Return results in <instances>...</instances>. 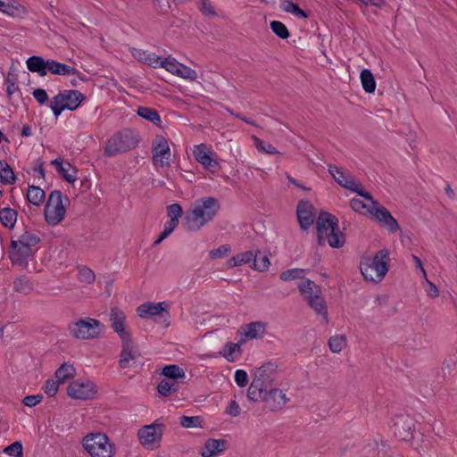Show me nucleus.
<instances>
[{
    "mask_svg": "<svg viewBox=\"0 0 457 457\" xmlns=\"http://www.w3.org/2000/svg\"><path fill=\"white\" fill-rule=\"evenodd\" d=\"M40 237L37 232L27 230L16 239H12L9 258L13 265L27 268L37 252Z\"/></svg>",
    "mask_w": 457,
    "mask_h": 457,
    "instance_id": "obj_1",
    "label": "nucleus"
},
{
    "mask_svg": "<svg viewBox=\"0 0 457 457\" xmlns=\"http://www.w3.org/2000/svg\"><path fill=\"white\" fill-rule=\"evenodd\" d=\"M220 209V202L215 197L204 196L197 199L185 216L187 229L199 230L215 218Z\"/></svg>",
    "mask_w": 457,
    "mask_h": 457,
    "instance_id": "obj_2",
    "label": "nucleus"
},
{
    "mask_svg": "<svg viewBox=\"0 0 457 457\" xmlns=\"http://www.w3.org/2000/svg\"><path fill=\"white\" fill-rule=\"evenodd\" d=\"M319 244L328 242L332 248H341L345 237L338 228L337 219L329 213H320L316 221Z\"/></svg>",
    "mask_w": 457,
    "mask_h": 457,
    "instance_id": "obj_3",
    "label": "nucleus"
},
{
    "mask_svg": "<svg viewBox=\"0 0 457 457\" xmlns=\"http://www.w3.org/2000/svg\"><path fill=\"white\" fill-rule=\"evenodd\" d=\"M298 289L308 305L318 315H320L325 322H328L327 304L322 296L320 287L312 280L304 278L298 284Z\"/></svg>",
    "mask_w": 457,
    "mask_h": 457,
    "instance_id": "obj_4",
    "label": "nucleus"
},
{
    "mask_svg": "<svg viewBox=\"0 0 457 457\" xmlns=\"http://www.w3.org/2000/svg\"><path fill=\"white\" fill-rule=\"evenodd\" d=\"M67 203L68 197L60 190H54L49 194L44 208L45 220L48 225L55 227L64 220Z\"/></svg>",
    "mask_w": 457,
    "mask_h": 457,
    "instance_id": "obj_5",
    "label": "nucleus"
},
{
    "mask_svg": "<svg viewBox=\"0 0 457 457\" xmlns=\"http://www.w3.org/2000/svg\"><path fill=\"white\" fill-rule=\"evenodd\" d=\"M70 334L81 340H87L98 337L104 330V325L98 320L85 318L69 324Z\"/></svg>",
    "mask_w": 457,
    "mask_h": 457,
    "instance_id": "obj_6",
    "label": "nucleus"
},
{
    "mask_svg": "<svg viewBox=\"0 0 457 457\" xmlns=\"http://www.w3.org/2000/svg\"><path fill=\"white\" fill-rule=\"evenodd\" d=\"M83 447L90 457H112L113 446L104 433H91L83 438Z\"/></svg>",
    "mask_w": 457,
    "mask_h": 457,
    "instance_id": "obj_7",
    "label": "nucleus"
},
{
    "mask_svg": "<svg viewBox=\"0 0 457 457\" xmlns=\"http://www.w3.org/2000/svg\"><path fill=\"white\" fill-rule=\"evenodd\" d=\"M328 170L340 187L357 193L359 196L365 197L368 200L371 199V194L363 191L361 183L355 179L350 172H347L343 168L334 164H328Z\"/></svg>",
    "mask_w": 457,
    "mask_h": 457,
    "instance_id": "obj_8",
    "label": "nucleus"
},
{
    "mask_svg": "<svg viewBox=\"0 0 457 457\" xmlns=\"http://www.w3.org/2000/svg\"><path fill=\"white\" fill-rule=\"evenodd\" d=\"M84 99V95L78 90H63L53 97L50 107L54 116L58 117L65 109L76 110Z\"/></svg>",
    "mask_w": 457,
    "mask_h": 457,
    "instance_id": "obj_9",
    "label": "nucleus"
},
{
    "mask_svg": "<svg viewBox=\"0 0 457 457\" xmlns=\"http://www.w3.org/2000/svg\"><path fill=\"white\" fill-rule=\"evenodd\" d=\"M271 378L267 373V369L262 366L259 368L247 390V397L253 402L263 401V396L270 386Z\"/></svg>",
    "mask_w": 457,
    "mask_h": 457,
    "instance_id": "obj_10",
    "label": "nucleus"
},
{
    "mask_svg": "<svg viewBox=\"0 0 457 457\" xmlns=\"http://www.w3.org/2000/svg\"><path fill=\"white\" fill-rule=\"evenodd\" d=\"M373 220L384 228L388 235L402 232L398 221L392 216L390 212L375 200H373Z\"/></svg>",
    "mask_w": 457,
    "mask_h": 457,
    "instance_id": "obj_11",
    "label": "nucleus"
},
{
    "mask_svg": "<svg viewBox=\"0 0 457 457\" xmlns=\"http://www.w3.org/2000/svg\"><path fill=\"white\" fill-rule=\"evenodd\" d=\"M97 391L96 383L89 379H75L67 387L68 395L78 400L93 399Z\"/></svg>",
    "mask_w": 457,
    "mask_h": 457,
    "instance_id": "obj_12",
    "label": "nucleus"
},
{
    "mask_svg": "<svg viewBox=\"0 0 457 457\" xmlns=\"http://www.w3.org/2000/svg\"><path fill=\"white\" fill-rule=\"evenodd\" d=\"M162 436V426L155 423L144 426L137 433L140 444L147 449L157 448L160 445Z\"/></svg>",
    "mask_w": 457,
    "mask_h": 457,
    "instance_id": "obj_13",
    "label": "nucleus"
},
{
    "mask_svg": "<svg viewBox=\"0 0 457 457\" xmlns=\"http://www.w3.org/2000/svg\"><path fill=\"white\" fill-rule=\"evenodd\" d=\"M120 341L121 352L119 365L121 369H127L134 366L139 357V353L134 344L132 337L122 338Z\"/></svg>",
    "mask_w": 457,
    "mask_h": 457,
    "instance_id": "obj_14",
    "label": "nucleus"
},
{
    "mask_svg": "<svg viewBox=\"0 0 457 457\" xmlns=\"http://www.w3.org/2000/svg\"><path fill=\"white\" fill-rule=\"evenodd\" d=\"M390 253L387 249H382L373 255V271L375 278L373 282H380L389 270Z\"/></svg>",
    "mask_w": 457,
    "mask_h": 457,
    "instance_id": "obj_15",
    "label": "nucleus"
},
{
    "mask_svg": "<svg viewBox=\"0 0 457 457\" xmlns=\"http://www.w3.org/2000/svg\"><path fill=\"white\" fill-rule=\"evenodd\" d=\"M109 321L111 328L120 339L131 337L130 332L126 329L127 316L122 310L118 307L112 308L109 313Z\"/></svg>",
    "mask_w": 457,
    "mask_h": 457,
    "instance_id": "obj_16",
    "label": "nucleus"
},
{
    "mask_svg": "<svg viewBox=\"0 0 457 457\" xmlns=\"http://www.w3.org/2000/svg\"><path fill=\"white\" fill-rule=\"evenodd\" d=\"M170 305L166 302H145L140 304L136 312L137 314L142 319H150L154 316H160L163 313L166 314L167 318H170L169 309Z\"/></svg>",
    "mask_w": 457,
    "mask_h": 457,
    "instance_id": "obj_17",
    "label": "nucleus"
},
{
    "mask_svg": "<svg viewBox=\"0 0 457 457\" xmlns=\"http://www.w3.org/2000/svg\"><path fill=\"white\" fill-rule=\"evenodd\" d=\"M296 215L301 228L307 230L315 220L313 205L307 200H300L296 208Z\"/></svg>",
    "mask_w": 457,
    "mask_h": 457,
    "instance_id": "obj_18",
    "label": "nucleus"
},
{
    "mask_svg": "<svg viewBox=\"0 0 457 457\" xmlns=\"http://www.w3.org/2000/svg\"><path fill=\"white\" fill-rule=\"evenodd\" d=\"M268 409L271 411L281 410L287 402L286 394L278 388L269 387L268 391L263 396V401Z\"/></svg>",
    "mask_w": 457,
    "mask_h": 457,
    "instance_id": "obj_19",
    "label": "nucleus"
},
{
    "mask_svg": "<svg viewBox=\"0 0 457 457\" xmlns=\"http://www.w3.org/2000/svg\"><path fill=\"white\" fill-rule=\"evenodd\" d=\"M0 12L12 18L22 19L28 15V9L18 0H0Z\"/></svg>",
    "mask_w": 457,
    "mask_h": 457,
    "instance_id": "obj_20",
    "label": "nucleus"
},
{
    "mask_svg": "<svg viewBox=\"0 0 457 457\" xmlns=\"http://www.w3.org/2000/svg\"><path fill=\"white\" fill-rule=\"evenodd\" d=\"M56 171L64 180L73 183L77 180V170L62 158H56L51 162Z\"/></svg>",
    "mask_w": 457,
    "mask_h": 457,
    "instance_id": "obj_21",
    "label": "nucleus"
},
{
    "mask_svg": "<svg viewBox=\"0 0 457 457\" xmlns=\"http://www.w3.org/2000/svg\"><path fill=\"white\" fill-rule=\"evenodd\" d=\"M266 324L262 321H253L241 326L240 332L245 342L252 339L262 338L265 333Z\"/></svg>",
    "mask_w": 457,
    "mask_h": 457,
    "instance_id": "obj_22",
    "label": "nucleus"
},
{
    "mask_svg": "<svg viewBox=\"0 0 457 457\" xmlns=\"http://www.w3.org/2000/svg\"><path fill=\"white\" fill-rule=\"evenodd\" d=\"M204 145H195V157L196 161L201 163L206 170H210L211 172H215L219 168V163L215 159L212 158L210 152H206L202 148Z\"/></svg>",
    "mask_w": 457,
    "mask_h": 457,
    "instance_id": "obj_23",
    "label": "nucleus"
},
{
    "mask_svg": "<svg viewBox=\"0 0 457 457\" xmlns=\"http://www.w3.org/2000/svg\"><path fill=\"white\" fill-rule=\"evenodd\" d=\"M152 154L155 167L170 166L171 154L169 145H154Z\"/></svg>",
    "mask_w": 457,
    "mask_h": 457,
    "instance_id": "obj_24",
    "label": "nucleus"
},
{
    "mask_svg": "<svg viewBox=\"0 0 457 457\" xmlns=\"http://www.w3.org/2000/svg\"><path fill=\"white\" fill-rule=\"evenodd\" d=\"M226 441L222 439L210 438L205 441L200 451L203 457H214L224 451Z\"/></svg>",
    "mask_w": 457,
    "mask_h": 457,
    "instance_id": "obj_25",
    "label": "nucleus"
},
{
    "mask_svg": "<svg viewBox=\"0 0 457 457\" xmlns=\"http://www.w3.org/2000/svg\"><path fill=\"white\" fill-rule=\"evenodd\" d=\"M245 343V339H240L238 343H227L220 353L229 362H234L239 359L242 353L241 346Z\"/></svg>",
    "mask_w": 457,
    "mask_h": 457,
    "instance_id": "obj_26",
    "label": "nucleus"
},
{
    "mask_svg": "<svg viewBox=\"0 0 457 457\" xmlns=\"http://www.w3.org/2000/svg\"><path fill=\"white\" fill-rule=\"evenodd\" d=\"M47 71L54 75L68 76L79 75L80 72L73 66L48 59Z\"/></svg>",
    "mask_w": 457,
    "mask_h": 457,
    "instance_id": "obj_27",
    "label": "nucleus"
},
{
    "mask_svg": "<svg viewBox=\"0 0 457 457\" xmlns=\"http://www.w3.org/2000/svg\"><path fill=\"white\" fill-rule=\"evenodd\" d=\"M27 67L31 72H37L39 76L44 77L47 73L48 59L45 60L41 56L33 55L28 58Z\"/></svg>",
    "mask_w": 457,
    "mask_h": 457,
    "instance_id": "obj_28",
    "label": "nucleus"
},
{
    "mask_svg": "<svg viewBox=\"0 0 457 457\" xmlns=\"http://www.w3.org/2000/svg\"><path fill=\"white\" fill-rule=\"evenodd\" d=\"M18 212L12 208L0 209V222L6 228H13L17 221Z\"/></svg>",
    "mask_w": 457,
    "mask_h": 457,
    "instance_id": "obj_29",
    "label": "nucleus"
},
{
    "mask_svg": "<svg viewBox=\"0 0 457 457\" xmlns=\"http://www.w3.org/2000/svg\"><path fill=\"white\" fill-rule=\"evenodd\" d=\"M351 208L361 215L371 214V199L368 200L365 197H354L350 201Z\"/></svg>",
    "mask_w": 457,
    "mask_h": 457,
    "instance_id": "obj_30",
    "label": "nucleus"
},
{
    "mask_svg": "<svg viewBox=\"0 0 457 457\" xmlns=\"http://www.w3.org/2000/svg\"><path fill=\"white\" fill-rule=\"evenodd\" d=\"M26 198L31 204L39 206L46 199V193L37 186H29Z\"/></svg>",
    "mask_w": 457,
    "mask_h": 457,
    "instance_id": "obj_31",
    "label": "nucleus"
},
{
    "mask_svg": "<svg viewBox=\"0 0 457 457\" xmlns=\"http://www.w3.org/2000/svg\"><path fill=\"white\" fill-rule=\"evenodd\" d=\"M253 253L252 251H246L245 253H240L229 258L227 261V266L228 268L238 267L244 264H248L253 262Z\"/></svg>",
    "mask_w": 457,
    "mask_h": 457,
    "instance_id": "obj_32",
    "label": "nucleus"
},
{
    "mask_svg": "<svg viewBox=\"0 0 457 457\" xmlns=\"http://www.w3.org/2000/svg\"><path fill=\"white\" fill-rule=\"evenodd\" d=\"M138 141L137 134L129 129L116 133L112 137V143H137Z\"/></svg>",
    "mask_w": 457,
    "mask_h": 457,
    "instance_id": "obj_33",
    "label": "nucleus"
},
{
    "mask_svg": "<svg viewBox=\"0 0 457 457\" xmlns=\"http://www.w3.org/2000/svg\"><path fill=\"white\" fill-rule=\"evenodd\" d=\"M0 180L4 185H12L15 183L16 177L5 161H0Z\"/></svg>",
    "mask_w": 457,
    "mask_h": 457,
    "instance_id": "obj_34",
    "label": "nucleus"
},
{
    "mask_svg": "<svg viewBox=\"0 0 457 457\" xmlns=\"http://www.w3.org/2000/svg\"><path fill=\"white\" fill-rule=\"evenodd\" d=\"M74 374V367L70 363L64 362L55 371V378L61 384L64 383L67 379L73 378Z\"/></svg>",
    "mask_w": 457,
    "mask_h": 457,
    "instance_id": "obj_35",
    "label": "nucleus"
},
{
    "mask_svg": "<svg viewBox=\"0 0 457 457\" xmlns=\"http://www.w3.org/2000/svg\"><path fill=\"white\" fill-rule=\"evenodd\" d=\"M308 274V270L293 268L280 273L279 278L283 281H290L295 279H303Z\"/></svg>",
    "mask_w": 457,
    "mask_h": 457,
    "instance_id": "obj_36",
    "label": "nucleus"
},
{
    "mask_svg": "<svg viewBox=\"0 0 457 457\" xmlns=\"http://www.w3.org/2000/svg\"><path fill=\"white\" fill-rule=\"evenodd\" d=\"M137 115L148 121L153 122L155 125H160L162 122L161 117L157 111L149 107H138Z\"/></svg>",
    "mask_w": 457,
    "mask_h": 457,
    "instance_id": "obj_37",
    "label": "nucleus"
},
{
    "mask_svg": "<svg viewBox=\"0 0 457 457\" xmlns=\"http://www.w3.org/2000/svg\"><path fill=\"white\" fill-rule=\"evenodd\" d=\"M347 341L345 335H335L328 339L329 350L334 353H339L346 347Z\"/></svg>",
    "mask_w": 457,
    "mask_h": 457,
    "instance_id": "obj_38",
    "label": "nucleus"
},
{
    "mask_svg": "<svg viewBox=\"0 0 457 457\" xmlns=\"http://www.w3.org/2000/svg\"><path fill=\"white\" fill-rule=\"evenodd\" d=\"M32 288V283L26 277L18 278L13 281V289L17 293L29 295Z\"/></svg>",
    "mask_w": 457,
    "mask_h": 457,
    "instance_id": "obj_39",
    "label": "nucleus"
},
{
    "mask_svg": "<svg viewBox=\"0 0 457 457\" xmlns=\"http://www.w3.org/2000/svg\"><path fill=\"white\" fill-rule=\"evenodd\" d=\"M137 57L140 62L154 68L159 67L161 62V57L157 56L155 54L145 51H139Z\"/></svg>",
    "mask_w": 457,
    "mask_h": 457,
    "instance_id": "obj_40",
    "label": "nucleus"
},
{
    "mask_svg": "<svg viewBox=\"0 0 457 457\" xmlns=\"http://www.w3.org/2000/svg\"><path fill=\"white\" fill-rule=\"evenodd\" d=\"M5 82L7 85L6 93L8 96H12L16 91L19 90L17 87V75L15 73V69L12 66L8 71L7 77L5 79Z\"/></svg>",
    "mask_w": 457,
    "mask_h": 457,
    "instance_id": "obj_41",
    "label": "nucleus"
},
{
    "mask_svg": "<svg viewBox=\"0 0 457 457\" xmlns=\"http://www.w3.org/2000/svg\"><path fill=\"white\" fill-rule=\"evenodd\" d=\"M162 373L164 377L173 379L184 378L186 376L183 369L174 364L165 366Z\"/></svg>",
    "mask_w": 457,
    "mask_h": 457,
    "instance_id": "obj_42",
    "label": "nucleus"
},
{
    "mask_svg": "<svg viewBox=\"0 0 457 457\" xmlns=\"http://www.w3.org/2000/svg\"><path fill=\"white\" fill-rule=\"evenodd\" d=\"M94 271L87 266L78 267V279L85 284H92L95 281Z\"/></svg>",
    "mask_w": 457,
    "mask_h": 457,
    "instance_id": "obj_43",
    "label": "nucleus"
},
{
    "mask_svg": "<svg viewBox=\"0 0 457 457\" xmlns=\"http://www.w3.org/2000/svg\"><path fill=\"white\" fill-rule=\"evenodd\" d=\"M270 266V261L267 255L262 254L260 251H258L254 256L253 261V268L259 271H264L268 270Z\"/></svg>",
    "mask_w": 457,
    "mask_h": 457,
    "instance_id": "obj_44",
    "label": "nucleus"
},
{
    "mask_svg": "<svg viewBox=\"0 0 457 457\" xmlns=\"http://www.w3.org/2000/svg\"><path fill=\"white\" fill-rule=\"evenodd\" d=\"M180 64L176 59L168 57L161 60L159 67L164 68L167 71L177 76Z\"/></svg>",
    "mask_w": 457,
    "mask_h": 457,
    "instance_id": "obj_45",
    "label": "nucleus"
},
{
    "mask_svg": "<svg viewBox=\"0 0 457 457\" xmlns=\"http://www.w3.org/2000/svg\"><path fill=\"white\" fill-rule=\"evenodd\" d=\"M270 29L272 32L282 39H287L289 37V31L286 25L278 21L270 22Z\"/></svg>",
    "mask_w": 457,
    "mask_h": 457,
    "instance_id": "obj_46",
    "label": "nucleus"
},
{
    "mask_svg": "<svg viewBox=\"0 0 457 457\" xmlns=\"http://www.w3.org/2000/svg\"><path fill=\"white\" fill-rule=\"evenodd\" d=\"M282 8L285 12H290L297 17L306 18L307 13L302 10L296 4L292 1H285L283 3Z\"/></svg>",
    "mask_w": 457,
    "mask_h": 457,
    "instance_id": "obj_47",
    "label": "nucleus"
},
{
    "mask_svg": "<svg viewBox=\"0 0 457 457\" xmlns=\"http://www.w3.org/2000/svg\"><path fill=\"white\" fill-rule=\"evenodd\" d=\"M179 424L183 428H201L202 420L198 416H181Z\"/></svg>",
    "mask_w": 457,
    "mask_h": 457,
    "instance_id": "obj_48",
    "label": "nucleus"
},
{
    "mask_svg": "<svg viewBox=\"0 0 457 457\" xmlns=\"http://www.w3.org/2000/svg\"><path fill=\"white\" fill-rule=\"evenodd\" d=\"M129 150H131V145H106L104 148V154L107 156H114Z\"/></svg>",
    "mask_w": 457,
    "mask_h": 457,
    "instance_id": "obj_49",
    "label": "nucleus"
},
{
    "mask_svg": "<svg viewBox=\"0 0 457 457\" xmlns=\"http://www.w3.org/2000/svg\"><path fill=\"white\" fill-rule=\"evenodd\" d=\"M371 258L370 256H363L360 262V270L366 281L371 280Z\"/></svg>",
    "mask_w": 457,
    "mask_h": 457,
    "instance_id": "obj_50",
    "label": "nucleus"
},
{
    "mask_svg": "<svg viewBox=\"0 0 457 457\" xmlns=\"http://www.w3.org/2000/svg\"><path fill=\"white\" fill-rule=\"evenodd\" d=\"M231 251L229 245L225 244L209 252V257L212 260L226 257Z\"/></svg>",
    "mask_w": 457,
    "mask_h": 457,
    "instance_id": "obj_51",
    "label": "nucleus"
},
{
    "mask_svg": "<svg viewBox=\"0 0 457 457\" xmlns=\"http://www.w3.org/2000/svg\"><path fill=\"white\" fill-rule=\"evenodd\" d=\"M177 76L191 81L197 79L196 71L182 63L180 64Z\"/></svg>",
    "mask_w": 457,
    "mask_h": 457,
    "instance_id": "obj_52",
    "label": "nucleus"
},
{
    "mask_svg": "<svg viewBox=\"0 0 457 457\" xmlns=\"http://www.w3.org/2000/svg\"><path fill=\"white\" fill-rule=\"evenodd\" d=\"M60 383L57 380L48 379L46 381L43 389L46 395L52 397L56 395Z\"/></svg>",
    "mask_w": 457,
    "mask_h": 457,
    "instance_id": "obj_53",
    "label": "nucleus"
},
{
    "mask_svg": "<svg viewBox=\"0 0 457 457\" xmlns=\"http://www.w3.org/2000/svg\"><path fill=\"white\" fill-rule=\"evenodd\" d=\"M182 213V208L179 204H171L167 206V215L169 219L179 220Z\"/></svg>",
    "mask_w": 457,
    "mask_h": 457,
    "instance_id": "obj_54",
    "label": "nucleus"
},
{
    "mask_svg": "<svg viewBox=\"0 0 457 457\" xmlns=\"http://www.w3.org/2000/svg\"><path fill=\"white\" fill-rule=\"evenodd\" d=\"M361 81L363 89L367 93H371V71L370 70L364 69L361 71Z\"/></svg>",
    "mask_w": 457,
    "mask_h": 457,
    "instance_id": "obj_55",
    "label": "nucleus"
},
{
    "mask_svg": "<svg viewBox=\"0 0 457 457\" xmlns=\"http://www.w3.org/2000/svg\"><path fill=\"white\" fill-rule=\"evenodd\" d=\"M4 452L12 457H21L22 445L20 442H14L11 444L9 446L5 447Z\"/></svg>",
    "mask_w": 457,
    "mask_h": 457,
    "instance_id": "obj_56",
    "label": "nucleus"
},
{
    "mask_svg": "<svg viewBox=\"0 0 457 457\" xmlns=\"http://www.w3.org/2000/svg\"><path fill=\"white\" fill-rule=\"evenodd\" d=\"M157 391L162 396H168L172 392L176 391V387L174 384H171L168 381L162 380L157 386Z\"/></svg>",
    "mask_w": 457,
    "mask_h": 457,
    "instance_id": "obj_57",
    "label": "nucleus"
},
{
    "mask_svg": "<svg viewBox=\"0 0 457 457\" xmlns=\"http://www.w3.org/2000/svg\"><path fill=\"white\" fill-rule=\"evenodd\" d=\"M236 384L239 387H245L248 384V375L244 370H237L234 374Z\"/></svg>",
    "mask_w": 457,
    "mask_h": 457,
    "instance_id": "obj_58",
    "label": "nucleus"
},
{
    "mask_svg": "<svg viewBox=\"0 0 457 457\" xmlns=\"http://www.w3.org/2000/svg\"><path fill=\"white\" fill-rule=\"evenodd\" d=\"M199 9L204 15L215 16L216 12L209 0H200Z\"/></svg>",
    "mask_w": 457,
    "mask_h": 457,
    "instance_id": "obj_59",
    "label": "nucleus"
},
{
    "mask_svg": "<svg viewBox=\"0 0 457 457\" xmlns=\"http://www.w3.org/2000/svg\"><path fill=\"white\" fill-rule=\"evenodd\" d=\"M258 154H279L280 152L275 148L274 145H255Z\"/></svg>",
    "mask_w": 457,
    "mask_h": 457,
    "instance_id": "obj_60",
    "label": "nucleus"
},
{
    "mask_svg": "<svg viewBox=\"0 0 457 457\" xmlns=\"http://www.w3.org/2000/svg\"><path fill=\"white\" fill-rule=\"evenodd\" d=\"M240 411L241 409L239 404L234 400L228 403L225 410V413L231 417H237L240 414Z\"/></svg>",
    "mask_w": 457,
    "mask_h": 457,
    "instance_id": "obj_61",
    "label": "nucleus"
},
{
    "mask_svg": "<svg viewBox=\"0 0 457 457\" xmlns=\"http://www.w3.org/2000/svg\"><path fill=\"white\" fill-rule=\"evenodd\" d=\"M43 396L40 395H28L23 398L22 403L28 407H34L41 403Z\"/></svg>",
    "mask_w": 457,
    "mask_h": 457,
    "instance_id": "obj_62",
    "label": "nucleus"
},
{
    "mask_svg": "<svg viewBox=\"0 0 457 457\" xmlns=\"http://www.w3.org/2000/svg\"><path fill=\"white\" fill-rule=\"evenodd\" d=\"M34 98L41 104H44L48 100L47 93L45 89L37 88L35 89L32 93Z\"/></svg>",
    "mask_w": 457,
    "mask_h": 457,
    "instance_id": "obj_63",
    "label": "nucleus"
},
{
    "mask_svg": "<svg viewBox=\"0 0 457 457\" xmlns=\"http://www.w3.org/2000/svg\"><path fill=\"white\" fill-rule=\"evenodd\" d=\"M32 175L35 179L45 180V170L40 161L32 168Z\"/></svg>",
    "mask_w": 457,
    "mask_h": 457,
    "instance_id": "obj_64",
    "label": "nucleus"
}]
</instances>
